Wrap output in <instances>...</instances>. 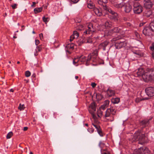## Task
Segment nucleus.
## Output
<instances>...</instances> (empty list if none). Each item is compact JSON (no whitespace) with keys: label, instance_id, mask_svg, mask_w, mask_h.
I'll list each match as a JSON object with an SVG mask.
<instances>
[{"label":"nucleus","instance_id":"f257e3e1","mask_svg":"<svg viewBox=\"0 0 154 154\" xmlns=\"http://www.w3.org/2000/svg\"><path fill=\"white\" fill-rule=\"evenodd\" d=\"M132 142L138 141L140 143L142 144L146 142V137L143 134L140 132H136L132 137L130 139Z\"/></svg>","mask_w":154,"mask_h":154},{"label":"nucleus","instance_id":"f03ea898","mask_svg":"<svg viewBox=\"0 0 154 154\" xmlns=\"http://www.w3.org/2000/svg\"><path fill=\"white\" fill-rule=\"evenodd\" d=\"M143 79L146 82L154 81V69H147L145 70L144 74L143 75Z\"/></svg>","mask_w":154,"mask_h":154},{"label":"nucleus","instance_id":"7ed1b4c3","mask_svg":"<svg viewBox=\"0 0 154 154\" xmlns=\"http://www.w3.org/2000/svg\"><path fill=\"white\" fill-rule=\"evenodd\" d=\"M102 97H92V99L94 101V102L91 103L89 107L92 109L91 110V112H95L96 111V106L95 104V102L99 103L100 101L102 99Z\"/></svg>","mask_w":154,"mask_h":154},{"label":"nucleus","instance_id":"20e7f679","mask_svg":"<svg viewBox=\"0 0 154 154\" xmlns=\"http://www.w3.org/2000/svg\"><path fill=\"white\" fill-rule=\"evenodd\" d=\"M149 151L147 147H142L137 151V152L135 151L134 154H149Z\"/></svg>","mask_w":154,"mask_h":154},{"label":"nucleus","instance_id":"39448f33","mask_svg":"<svg viewBox=\"0 0 154 154\" xmlns=\"http://www.w3.org/2000/svg\"><path fill=\"white\" fill-rule=\"evenodd\" d=\"M154 5V0H144V6L147 9H150L152 6Z\"/></svg>","mask_w":154,"mask_h":154},{"label":"nucleus","instance_id":"423d86ee","mask_svg":"<svg viewBox=\"0 0 154 154\" xmlns=\"http://www.w3.org/2000/svg\"><path fill=\"white\" fill-rule=\"evenodd\" d=\"M126 45V42L125 41H121L119 40L117 41L115 44L116 48L118 49L125 47Z\"/></svg>","mask_w":154,"mask_h":154},{"label":"nucleus","instance_id":"0eeeda50","mask_svg":"<svg viewBox=\"0 0 154 154\" xmlns=\"http://www.w3.org/2000/svg\"><path fill=\"white\" fill-rule=\"evenodd\" d=\"M145 91L148 96H154V88L152 87L147 88H146Z\"/></svg>","mask_w":154,"mask_h":154},{"label":"nucleus","instance_id":"6e6552de","mask_svg":"<svg viewBox=\"0 0 154 154\" xmlns=\"http://www.w3.org/2000/svg\"><path fill=\"white\" fill-rule=\"evenodd\" d=\"M88 29L86 30L84 32L85 34H89L92 32H94L95 31V28L93 26L92 23H90L88 26Z\"/></svg>","mask_w":154,"mask_h":154},{"label":"nucleus","instance_id":"1a4fd4ad","mask_svg":"<svg viewBox=\"0 0 154 154\" xmlns=\"http://www.w3.org/2000/svg\"><path fill=\"white\" fill-rule=\"evenodd\" d=\"M116 113V111L113 109V107H111L110 109H108L106 110L105 114L106 117H108L110 116V114L114 115Z\"/></svg>","mask_w":154,"mask_h":154},{"label":"nucleus","instance_id":"9d476101","mask_svg":"<svg viewBox=\"0 0 154 154\" xmlns=\"http://www.w3.org/2000/svg\"><path fill=\"white\" fill-rule=\"evenodd\" d=\"M145 72V70H144V69L140 68L134 72V74L135 76L136 77L141 76L143 78V75L144 74Z\"/></svg>","mask_w":154,"mask_h":154},{"label":"nucleus","instance_id":"9b49d317","mask_svg":"<svg viewBox=\"0 0 154 154\" xmlns=\"http://www.w3.org/2000/svg\"><path fill=\"white\" fill-rule=\"evenodd\" d=\"M152 31L150 26H148L144 27L143 31V32L145 35H149L151 34Z\"/></svg>","mask_w":154,"mask_h":154},{"label":"nucleus","instance_id":"f8f14e48","mask_svg":"<svg viewBox=\"0 0 154 154\" xmlns=\"http://www.w3.org/2000/svg\"><path fill=\"white\" fill-rule=\"evenodd\" d=\"M151 120V119L150 118L148 119H145L141 121L140 123V125L141 126V128H143L146 126H148Z\"/></svg>","mask_w":154,"mask_h":154},{"label":"nucleus","instance_id":"ddd939ff","mask_svg":"<svg viewBox=\"0 0 154 154\" xmlns=\"http://www.w3.org/2000/svg\"><path fill=\"white\" fill-rule=\"evenodd\" d=\"M109 42L108 41H104L100 44L98 46L99 49H102L103 50H105L106 47L108 45Z\"/></svg>","mask_w":154,"mask_h":154},{"label":"nucleus","instance_id":"4468645a","mask_svg":"<svg viewBox=\"0 0 154 154\" xmlns=\"http://www.w3.org/2000/svg\"><path fill=\"white\" fill-rule=\"evenodd\" d=\"M124 7H125L124 11L126 13L130 12L132 9L131 6L128 3H125Z\"/></svg>","mask_w":154,"mask_h":154},{"label":"nucleus","instance_id":"2eb2a0df","mask_svg":"<svg viewBox=\"0 0 154 154\" xmlns=\"http://www.w3.org/2000/svg\"><path fill=\"white\" fill-rule=\"evenodd\" d=\"M92 125L97 129V132L99 135L100 136H103V134L100 127L99 126L94 124H92Z\"/></svg>","mask_w":154,"mask_h":154},{"label":"nucleus","instance_id":"dca6fc26","mask_svg":"<svg viewBox=\"0 0 154 154\" xmlns=\"http://www.w3.org/2000/svg\"><path fill=\"white\" fill-rule=\"evenodd\" d=\"M110 19L113 20L114 21L117 22L118 20V17L117 13H114L112 15L109 16V17Z\"/></svg>","mask_w":154,"mask_h":154},{"label":"nucleus","instance_id":"f3484780","mask_svg":"<svg viewBox=\"0 0 154 154\" xmlns=\"http://www.w3.org/2000/svg\"><path fill=\"white\" fill-rule=\"evenodd\" d=\"M79 36V33L76 31L74 32L73 33L70 37V42L72 41L73 39L75 38H77Z\"/></svg>","mask_w":154,"mask_h":154},{"label":"nucleus","instance_id":"a211bd4d","mask_svg":"<svg viewBox=\"0 0 154 154\" xmlns=\"http://www.w3.org/2000/svg\"><path fill=\"white\" fill-rule=\"evenodd\" d=\"M142 9L143 8L141 6H139L137 8H133V10L135 13L139 14L142 11Z\"/></svg>","mask_w":154,"mask_h":154},{"label":"nucleus","instance_id":"6ab92c4d","mask_svg":"<svg viewBox=\"0 0 154 154\" xmlns=\"http://www.w3.org/2000/svg\"><path fill=\"white\" fill-rule=\"evenodd\" d=\"M93 10L95 14L98 16H101L102 15V12L98 8H94Z\"/></svg>","mask_w":154,"mask_h":154},{"label":"nucleus","instance_id":"aec40b11","mask_svg":"<svg viewBox=\"0 0 154 154\" xmlns=\"http://www.w3.org/2000/svg\"><path fill=\"white\" fill-rule=\"evenodd\" d=\"M125 3L124 2H122L119 4L115 3L114 4V6L116 8H121L123 7H124Z\"/></svg>","mask_w":154,"mask_h":154},{"label":"nucleus","instance_id":"412c9836","mask_svg":"<svg viewBox=\"0 0 154 154\" xmlns=\"http://www.w3.org/2000/svg\"><path fill=\"white\" fill-rule=\"evenodd\" d=\"M120 99L119 98L115 97L114 98H113L111 99V102L113 104H117L120 101Z\"/></svg>","mask_w":154,"mask_h":154},{"label":"nucleus","instance_id":"4be33fe9","mask_svg":"<svg viewBox=\"0 0 154 154\" xmlns=\"http://www.w3.org/2000/svg\"><path fill=\"white\" fill-rule=\"evenodd\" d=\"M150 99V98L149 97L143 98L142 97H139L136 98L135 99V101L136 103H138L141 101L145 100H148Z\"/></svg>","mask_w":154,"mask_h":154},{"label":"nucleus","instance_id":"5701e85b","mask_svg":"<svg viewBox=\"0 0 154 154\" xmlns=\"http://www.w3.org/2000/svg\"><path fill=\"white\" fill-rule=\"evenodd\" d=\"M152 12L150 10H147L146 11L144 14L145 16L147 17H149L152 14Z\"/></svg>","mask_w":154,"mask_h":154},{"label":"nucleus","instance_id":"b1692460","mask_svg":"<svg viewBox=\"0 0 154 154\" xmlns=\"http://www.w3.org/2000/svg\"><path fill=\"white\" fill-rule=\"evenodd\" d=\"M104 10H105L108 11L111 14V15H112L114 14V13H116L114 11L112 10L111 8L108 7L107 6L106 7H104Z\"/></svg>","mask_w":154,"mask_h":154},{"label":"nucleus","instance_id":"393cba45","mask_svg":"<svg viewBox=\"0 0 154 154\" xmlns=\"http://www.w3.org/2000/svg\"><path fill=\"white\" fill-rule=\"evenodd\" d=\"M107 92L108 94L109 95V96H114L115 94V93L114 91L109 89H108L107 90Z\"/></svg>","mask_w":154,"mask_h":154},{"label":"nucleus","instance_id":"a878e982","mask_svg":"<svg viewBox=\"0 0 154 154\" xmlns=\"http://www.w3.org/2000/svg\"><path fill=\"white\" fill-rule=\"evenodd\" d=\"M112 22L110 21H106L105 23V26L106 28L111 27L112 26Z\"/></svg>","mask_w":154,"mask_h":154},{"label":"nucleus","instance_id":"bb28decb","mask_svg":"<svg viewBox=\"0 0 154 154\" xmlns=\"http://www.w3.org/2000/svg\"><path fill=\"white\" fill-rule=\"evenodd\" d=\"M120 30V29L119 28L117 27H115L113 29H112L111 30L110 32L112 33L114 32H119Z\"/></svg>","mask_w":154,"mask_h":154},{"label":"nucleus","instance_id":"cd10ccee","mask_svg":"<svg viewBox=\"0 0 154 154\" xmlns=\"http://www.w3.org/2000/svg\"><path fill=\"white\" fill-rule=\"evenodd\" d=\"M42 8H35L34 9V11L35 14H37L42 11Z\"/></svg>","mask_w":154,"mask_h":154},{"label":"nucleus","instance_id":"c85d7f7f","mask_svg":"<svg viewBox=\"0 0 154 154\" xmlns=\"http://www.w3.org/2000/svg\"><path fill=\"white\" fill-rule=\"evenodd\" d=\"M81 57H77L76 58H74L73 60V62L74 64L76 63L78 61L81 60Z\"/></svg>","mask_w":154,"mask_h":154},{"label":"nucleus","instance_id":"c756f323","mask_svg":"<svg viewBox=\"0 0 154 154\" xmlns=\"http://www.w3.org/2000/svg\"><path fill=\"white\" fill-rule=\"evenodd\" d=\"M133 3L134 8H137L139 6H141V5H140V4L137 2L134 1L133 2Z\"/></svg>","mask_w":154,"mask_h":154},{"label":"nucleus","instance_id":"7c9ffc66","mask_svg":"<svg viewBox=\"0 0 154 154\" xmlns=\"http://www.w3.org/2000/svg\"><path fill=\"white\" fill-rule=\"evenodd\" d=\"M85 42V40L84 39H80L77 42V43L79 46H81L82 44Z\"/></svg>","mask_w":154,"mask_h":154},{"label":"nucleus","instance_id":"2f4dec72","mask_svg":"<svg viewBox=\"0 0 154 154\" xmlns=\"http://www.w3.org/2000/svg\"><path fill=\"white\" fill-rule=\"evenodd\" d=\"M149 26L152 31L154 32V21L151 22Z\"/></svg>","mask_w":154,"mask_h":154},{"label":"nucleus","instance_id":"473e14b6","mask_svg":"<svg viewBox=\"0 0 154 154\" xmlns=\"http://www.w3.org/2000/svg\"><path fill=\"white\" fill-rule=\"evenodd\" d=\"M97 2L99 5H101V6H102L103 7V8L104 9V7L107 6L106 5H104L103 4L102 0H98L97 1Z\"/></svg>","mask_w":154,"mask_h":154},{"label":"nucleus","instance_id":"72a5a7b5","mask_svg":"<svg viewBox=\"0 0 154 154\" xmlns=\"http://www.w3.org/2000/svg\"><path fill=\"white\" fill-rule=\"evenodd\" d=\"M36 48H37L36 52V53L35 54V56L37 55L38 54L37 53V52L40 51L42 49L41 46H40V45L37 46V47Z\"/></svg>","mask_w":154,"mask_h":154},{"label":"nucleus","instance_id":"f704fd0d","mask_svg":"<svg viewBox=\"0 0 154 154\" xmlns=\"http://www.w3.org/2000/svg\"><path fill=\"white\" fill-rule=\"evenodd\" d=\"M13 134L12 132L11 131L8 133L6 137L7 139L10 138L13 135Z\"/></svg>","mask_w":154,"mask_h":154},{"label":"nucleus","instance_id":"c9c22d12","mask_svg":"<svg viewBox=\"0 0 154 154\" xmlns=\"http://www.w3.org/2000/svg\"><path fill=\"white\" fill-rule=\"evenodd\" d=\"M92 56H98V52L97 50H96L94 51L93 53L91 54H90Z\"/></svg>","mask_w":154,"mask_h":154},{"label":"nucleus","instance_id":"e433bc0d","mask_svg":"<svg viewBox=\"0 0 154 154\" xmlns=\"http://www.w3.org/2000/svg\"><path fill=\"white\" fill-rule=\"evenodd\" d=\"M89 111L90 113H91V114L92 115L93 118L94 119H96V116L94 114V112H91V110H90V109H89Z\"/></svg>","mask_w":154,"mask_h":154},{"label":"nucleus","instance_id":"4c0bfd02","mask_svg":"<svg viewBox=\"0 0 154 154\" xmlns=\"http://www.w3.org/2000/svg\"><path fill=\"white\" fill-rule=\"evenodd\" d=\"M25 107H24V105L23 104L22 105L21 104H20L18 107V109L20 110H23L24 109Z\"/></svg>","mask_w":154,"mask_h":154},{"label":"nucleus","instance_id":"58836bf2","mask_svg":"<svg viewBox=\"0 0 154 154\" xmlns=\"http://www.w3.org/2000/svg\"><path fill=\"white\" fill-rule=\"evenodd\" d=\"M109 100H106L104 102V103L103 105L104 106H105L106 107H107L109 105Z\"/></svg>","mask_w":154,"mask_h":154},{"label":"nucleus","instance_id":"ea45409f","mask_svg":"<svg viewBox=\"0 0 154 154\" xmlns=\"http://www.w3.org/2000/svg\"><path fill=\"white\" fill-rule=\"evenodd\" d=\"M25 75L26 77H28L30 75L31 73L29 71H27L25 72Z\"/></svg>","mask_w":154,"mask_h":154},{"label":"nucleus","instance_id":"a19ab883","mask_svg":"<svg viewBox=\"0 0 154 154\" xmlns=\"http://www.w3.org/2000/svg\"><path fill=\"white\" fill-rule=\"evenodd\" d=\"M92 56L90 54L88 56V58L87 60V62H88L91 60L92 59Z\"/></svg>","mask_w":154,"mask_h":154},{"label":"nucleus","instance_id":"79ce46f5","mask_svg":"<svg viewBox=\"0 0 154 154\" xmlns=\"http://www.w3.org/2000/svg\"><path fill=\"white\" fill-rule=\"evenodd\" d=\"M88 8H90V9H92L94 8V6L92 4L90 3L88 4Z\"/></svg>","mask_w":154,"mask_h":154},{"label":"nucleus","instance_id":"37998d69","mask_svg":"<svg viewBox=\"0 0 154 154\" xmlns=\"http://www.w3.org/2000/svg\"><path fill=\"white\" fill-rule=\"evenodd\" d=\"M101 109H100L97 111V115L98 116H99V115H101L102 114V112L101 111Z\"/></svg>","mask_w":154,"mask_h":154},{"label":"nucleus","instance_id":"c03bdc74","mask_svg":"<svg viewBox=\"0 0 154 154\" xmlns=\"http://www.w3.org/2000/svg\"><path fill=\"white\" fill-rule=\"evenodd\" d=\"M87 94H89L91 96H97V93L94 92L93 95L91 94V93L90 92H87Z\"/></svg>","mask_w":154,"mask_h":154},{"label":"nucleus","instance_id":"a18cd8bd","mask_svg":"<svg viewBox=\"0 0 154 154\" xmlns=\"http://www.w3.org/2000/svg\"><path fill=\"white\" fill-rule=\"evenodd\" d=\"M97 56H92V60L93 62H96V59L97 58Z\"/></svg>","mask_w":154,"mask_h":154},{"label":"nucleus","instance_id":"49530a36","mask_svg":"<svg viewBox=\"0 0 154 154\" xmlns=\"http://www.w3.org/2000/svg\"><path fill=\"white\" fill-rule=\"evenodd\" d=\"M87 42L88 43H91L92 42V40L91 38L89 37L87 39Z\"/></svg>","mask_w":154,"mask_h":154},{"label":"nucleus","instance_id":"de8ad7c7","mask_svg":"<svg viewBox=\"0 0 154 154\" xmlns=\"http://www.w3.org/2000/svg\"><path fill=\"white\" fill-rule=\"evenodd\" d=\"M150 49L152 51H153L154 50V43L152 44L151 46L150 47Z\"/></svg>","mask_w":154,"mask_h":154},{"label":"nucleus","instance_id":"09e8293b","mask_svg":"<svg viewBox=\"0 0 154 154\" xmlns=\"http://www.w3.org/2000/svg\"><path fill=\"white\" fill-rule=\"evenodd\" d=\"M43 20V21L45 23H46V22H48L47 19H48V17H44L42 18Z\"/></svg>","mask_w":154,"mask_h":154},{"label":"nucleus","instance_id":"8fccbe9b","mask_svg":"<svg viewBox=\"0 0 154 154\" xmlns=\"http://www.w3.org/2000/svg\"><path fill=\"white\" fill-rule=\"evenodd\" d=\"M68 47L69 48L71 49H73L74 48V45L73 44H69L68 45Z\"/></svg>","mask_w":154,"mask_h":154},{"label":"nucleus","instance_id":"3c124183","mask_svg":"<svg viewBox=\"0 0 154 154\" xmlns=\"http://www.w3.org/2000/svg\"><path fill=\"white\" fill-rule=\"evenodd\" d=\"M17 5L16 4H14L11 5V7L13 9H15L17 8Z\"/></svg>","mask_w":154,"mask_h":154},{"label":"nucleus","instance_id":"603ef678","mask_svg":"<svg viewBox=\"0 0 154 154\" xmlns=\"http://www.w3.org/2000/svg\"><path fill=\"white\" fill-rule=\"evenodd\" d=\"M106 108H107L105 106H104L103 105L101 106L100 108V109H102L104 110Z\"/></svg>","mask_w":154,"mask_h":154},{"label":"nucleus","instance_id":"864d4df0","mask_svg":"<svg viewBox=\"0 0 154 154\" xmlns=\"http://www.w3.org/2000/svg\"><path fill=\"white\" fill-rule=\"evenodd\" d=\"M88 131L91 133H93L94 131V129H93L88 128Z\"/></svg>","mask_w":154,"mask_h":154},{"label":"nucleus","instance_id":"5fc2aeb1","mask_svg":"<svg viewBox=\"0 0 154 154\" xmlns=\"http://www.w3.org/2000/svg\"><path fill=\"white\" fill-rule=\"evenodd\" d=\"M39 36L41 40H42L43 39V34L42 33H41L39 34Z\"/></svg>","mask_w":154,"mask_h":154},{"label":"nucleus","instance_id":"6e6d98bb","mask_svg":"<svg viewBox=\"0 0 154 154\" xmlns=\"http://www.w3.org/2000/svg\"><path fill=\"white\" fill-rule=\"evenodd\" d=\"M97 84L94 82L92 83L91 85L93 88H94L96 86Z\"/></svg>","mask_w":154,"mask_h":154},{"label":"nucleus","instance_id":"4d7b16f0","mask_svg":"<svg viewBox=\"0 0 154 154\" xmlns=\"http://www.w3.org/2000/svg\"><path fill=\"white\" fill-rule=\"evenodd\" d=\"M104 5H106L108 2L107 0H102Z\"/></svg>","mask_w":154,"mask_h":154},{"label":"nucleus","instance_id":"13d9d810","mask_svg":"<svg viewBox=\"0 0 154 154\" xmlns=\"http://www.w3.org/2000/svg\"><path fill=\"white\" fill-rule=\"evenodd\" d=\"M35 45H37L39 43V41L38 40H35Z\"/></svg>","mask_w":154,"mask_h":154},{"label":"nucleus","instance_id":"bf43d9fd","mask_svg":"<svg viewBox=\"0 0 154 154\" xmlns=\"http://www.w3.org/2000/svg\"><path fill=\"white\" fill-rule=\"evenodd\" d=\"M71 0L72 1V2H73L74 3H76L78 2V1L79 0Z\"/></svg>","mask_w":154,"mask_h":154},{"label":"nucleus","instance_id":"052dcab7","mask_svg":"<svg viewBox=\"0 0 154 154\" xmlns=\"http://www.w3.org/2000/svg\"><path fill=\"white\" fill-rule=\"evenodd\" d=\"M151 54L152 58H154V51H153L152 52Z\"/></svg>","mask_w":154,"mask_h":154},{"label":"nucleus","instance_id":"680f3d73","mask_svg":"<svg viewBox=\"0 0 154 154\" xmlns=\"http://www.w3.org/2000/svg\"><path fill=\"white\" fill-rule=\"evenodd\" d=\"M28 128L27 127H24L23 128V131H26L28 129Z\"/></svg>","mask_w":154,"mask_h":154},{"label":"nucleus","instance_id":"e2e57ef3","mask_svg":"<svg viewBox=\"0 0 154 154\" xmlns=\"http://www.w3.org/2000/svg\"><path fill=\"white\" fill-rule=\"evenodd\" d=\"M32 3H33V4L31 6L32 7H35L34 5L36 3L34 2H32Z\"/></svg>","mask_w":154,"mask_h":154},{"label":"nucleus","instance_id":"0e129e2a","mask_svg":"<svg viewBox=\"0 0 154 154\" xmlns=\"http://www.w3.org/2000/svg\"><path fill=\"white\" fill-rule=\"evenodd\" d=\"M81 59H84L85 60L86 57H85L84 56L83 57H82V56H81Z\"/></svg>","mask_w":154,"mask_h":154},{"label":"nucleus","instance_id":"69168bd1","mask_svg":"<svg viewBox=\"0 0 154 154\" xmlns=\"http://www.w3.org/2000/svg\"><path fill=\"white\" fill-rule=\"evenodd\" d=\"M123 20L125 21H126L127 20V18H126V17H124L123 18Z\"/></svg>","mask_w":154,"mask_h":154},{"label":"nucleus","instance_id":"338daca9","mask_svg":"<svg viewBox=\"0 0 154 154\" xmlns=\"http://www.w3.org/2000/svg\"><path fill=\"white\" fill-rule=\"evenodd\" d=\"M10 91L11 92H13L14 91V90L13 89H10Z\"/></svg>","mask_w":154,"mask_h":154},{"label":"nucleus","instance_id":"774afa93","mask_svg":"<svg viewBox=\"0 0 154 154\" xmlns=\"http://www.w3.org/2000/svg\"><path fill=\"white\" fill-rule=\"evenodd\" d=\"M86 65L87 66H88V65H89L88 62H87V61H86Z\"/></svg>","mask_w":154,"mask_h":154}]
</instances>
